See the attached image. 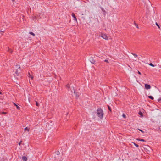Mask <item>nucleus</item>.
<instances>
[{
  "label": "nucleus",
  "mask_w": 161,
  "mask_h": 161,
  "mask_svg": "<svg viewBox=\"0 0 161 161\" xmlns=\"http://www.w3.org/2000/svg\"><path fill=\"white\" fill-rule=\"evenodd\" d=\"M97 113L98 117L101 119H103L104 114L103 110L101 108H98Z\"/></svg>",
  "instance_id": "obj_1"
},
{
  "label": "nucleus",
  "mask_w": 161,
  "mask_h": 161,
  "mask_svg": "<svg viewBox=\"0 0 161 161\" xmlns=\"http://www.w3.org/2000/svg\"><path fill=\"white\" fill-rule=\"evenodd\" d=\"M100 36L103 39L106 40H108V36L106 34L103 33H100Z\"/></svg>",
  "instance_id": "obj_2"
},
{
  "label": "nucleus",
  "mask_w": 161,
  "mask_h": 161,
  "mask_svg": "<svg viewBox=\"0 0 161 161\" xmlns=\"http://www.w3.org/2000/svg\"><path fill=\"white\" fill-rule=\"evenodd\" d=\"M145 87L146 89L148 90L151 88V86L150 85L146 84H145Z\"/></svg>",
  "instance_id": "obj_3"
},
{
  "label": "nucleus",
  "mask_w": 161,
  "mask_h": 161,
  "mask_svg": "<svg viewBox=\"0 0 161 161\" xmlns=\"http://www.w3.org/2000/svg\"><path fill=\"white\" fill-rule=\"evenodd\" d=\"M20 70V67H19V69L16 70L15 71V74L17 75H18L19 74V71Z\"/></svg>",
  "instance_id": "obj_4"
},
{
  "label": "nucleus",
  "mask_w": 161,
  "mask_h": 161,
  "mask_svg": "<svg viewBox=\"0 0 161 161\" xmlns=\"http://www.w3.org/2000/svg\"><path fill=\"white\" fill-rule=\"evenodd\" d=\"M72 16L75 19V20L76 21H77L76 17L74 13H73L72 14Z\"/></svg>",
  "instance_id": "obj_5"
},
{
  "label": "nucleus",
  "mask_w": 161,
  "mask_h": 161,
  "mask_svg": "<svg viewBox=\"0 0 161 161\" xmlns=\"http://www.w3.org/2000/svg\"><path fill=\"white\" fill-rule=\"evenodd\" d=\"M22 159L24 161H26L27 160V158L25 156H23Z\"/></svg>",
  "instance_id": "obj_6"
},
{
  "label": "nucleus",
  "mask_w": 161,
  "mask_h": 161,
  "mask_svg": "<svg viewBox=\"0 0 161 161\" xmlns=\"http://www.w3.org/2000/svg\"><path fill=\"white\" fill-rule=\"evenodd\" d=\"M28 76L29 78H30L31 80H33V76L31 75L30 73L29 72L28 73Z\"/></svg>",
  "instance_id": "obj_7"
},
{
  "label": "nucleus",
  "mask_w": 161,
  "mask_h": 161,
  "mask_svg": "<svg viewBox=\"0 0 161 161\" xmlns=\"http://www.w3.org/2000/svg\"><path fill=\"white\" fill-rule=\"evenodd\" d=\"M14 105L15 106H16L18 110H20V107H19V106H18L17 104H16L15 103H14Z\"/></svg>",
  "instance_id": "obj_8"
},
{
  "label": "nucleus",
  "mask_w": 161,
  "mask_h": 161,
  "mask_svg": "<svg viewBox=\"0 0 161 161\" xmlns=\"http://www.w3.org/2000/svg\"><path fill=\"white\" fill-rule=\"evenodd\" d=\"M7 51L10 52L11 53H12L13 52V50H11L10 48H9L8 47V48Z\"/></svg>",
  "instance_id": "obj_9"
},
{
  "label": "nucleus",
  "mask_w": 161,
  "mask_h": 161,
  "mask_svg": "<svg viewBox=\"0 0 161 161\" xmlns=\"http://www.w3.org/2000/svg\"><path fill=\"white\" fill-rule=\"evenodd\" d=\"M29 34L31 35H32V36H35V34L33 32H29Z\"/></svg>",
  "instance_id": "obj_10"
},
{
  "label": "nucleus",
  "mask_w": 161,
  "mask_h": 161,
  "mask_svg": "<svg viewBox=\"0 0 161 161\" xmlns=\"http://www.w3.org/2000/svg\"><path fill=\"white\" fill-rule=\"evenodd\" d=\"M148 97L149 98H150L152 100H153L154 99V98L152 96H148Z\"/></svg>",
  "instance_id": "obj_11"
},
{
  "label": "nucleus",
  "mask_w": 161,
  "mask_h": 161,
  "mask_svg": "<svg viewBox=\"0 0 161 161\" xmlns=\"http://www.w3.org/2000/svg\"><path fill=\"white\" fill-rule=\"evenodd\" d=\"M90 61L92 63V64H94L95 63V61L93 60V59H92V60L90 59Z\"/></svg>",
  "instance_id": "obj_12"
},
{
  "label": "nucleus",
  "mask_w": 161,
  "mask_h": 161,
  "mask_svg": "<svg viewBox=\"0 0 161 161\" xmlns=\"http://www.w3.org/2000/svg\"><path fill=\"white\" fill-rule=\"evenodd\" d=\"M24 130H27L28 131H29V129L26 127L24 129Z\"/></svg>",
  "instance_id": "obj_13"
},
{
  "label": "nucleus",
  "mask_w": 161,
  "mask_h": 161,
  "mask_svg": "<svg viewBox=\"0 0 161 161\" xmlns=\"http://www.w3.org/2000/svg\"><path fill=\"white\" fill-rule=\"evenodd\" d=\"M139 114L141 115V116H143V114L142 112H139Z\"/></svg>",
  "instance_id": "obj_14"
},
{
  "label": "nucleus",
  "mask_w": 161,
  "mask_h": 161,
  "mask_svg": "<svg viewBox=\"0 0 161 161\" xmlns=\"http://www.w3.org/2000/svg\"><path fill=\"white\" fill-rule=\"evenodd\" d=\"M133 143H134V145L136 147H139V145L138 144H137L134 142H133Z\"/></svg>",
  "instance_id": "obj_15"
},
{
  "label": "nucleus",
  "mask_w": 161,
  "mask_h": 161,
  "mask_svg": "<svg viewBox=\"0 0 161 161\" xmlns=\"http://www.w3.org/2000/svg\"><path fill=\"white\" fill-rule=\"evenodd\" d=\"M132 54L135 57H137V54H136L135 53H132Z\"/></svg>",
  "instance_id": "obj_16"
},
{
  "label": "nucleus",
  "mask_w": 161,
  "mask_h": 161,
  "mask_svg": "<svg viewBox=\"0 0 161 161\" xmlns=\"http://www.w3.org/2000/svg\"><path fill=\"white\" fill-rule=\"evenodd\" d=\"M138 140H139V141H143V142H145V141L143 139H138Z\"/></svg>",
  "instance_id": "obj_17"
},
{
  "label": "nucleus",
  "mask_w": 161,
  "mask_h": 161,
  "mask_svg": "<svg viewBox=\"0 0 161 161\" xmlns=\"http://www.w3.org/2000/svg\"><path fill=\"white\" fill-rule=\"evenodd\" d=\"M122 116L125 118H126V116L124 114H123Z\"/></svg>",
  "instance_id": "obj_18"
},
{
  "label": "nucleus",
  "mask_w": 161,
  "mask_h": 161,
  "mask_svg": "<svg viewBox=\"0 0 161 161\" xmlns=\"http://www.w3.org/2000/svg\"><path fill=\"white\" fill-rule=\"evenodd\" d=\"M135 26H136V27L137 28H138V29H139V27H138V25H137V24L135 23Z\"/></svg>",
  "instance_id": "obj_19"
},
{
  "label": "nucleus",
  "mask_w": 161,
  "mask_h": 161,
  "mask_svg": "<svg viewBox=\"0 0 161 161\" xmlns=\"http://www.w3.org/2000/svg\"><path fill=\"white\" fill-rule=\"evenodd\" d=\"M1 114H7V112H2L1 113Z\"/></svg>",
  "instance_id": "obj_20"
},
{
  "label": "nucleus",
  "mask_w": 161,
  "mask_h": 161,
  "mask_svg": "<svg viewBox=\"0 0 161 161\" xmlns=\"http://www.w3.org/2000/svg\"><path fill=\"white\" fill-rule=\"evenodd\" d=\"M149 65L152 67H154V65H153L152 63H151L149 64Z\"/></svg>",
  "instance_id": "obj_21"
},
{
  "label": "nucleus",
  "mask_w": 161,
  "mask_h": 161,
  "mask_svg": "<svg viewBox=\"0 0 161 161\" xmlns=\"http://www.w3.org/2000/svg\"><path fill=\"white\" fill-rule=\"evenodd\" d=\"M36 105L37 106H39V104L38 103V102L37 101H36Z\"/></svg>",
  "instance_id": "obj_22"
},
{
  "label": "nucleus",
  "mask_w": 161,
  "mask_h": 161,
  "mask_svg": "<svg viewBox=\"0 0 161 161\" xmlns=\"http://www.w3.org/2000/svg\"><path fill=\"white\" fill-rule=\"evenodd\" d=\"M138 130H139L140 131H141L142 133H144V131H143V130H141V129H138Z\"/></svg>",
  "instance_id": "obj_23"
},
{
  "label": "nucleus",
  "mask_w": 161,
  "mask_h": 161,
  "mask_svg": "<svg viewBox=\"0 0 161 161\" xmlns=\"http://www.w3.org/2000/svg\"><path fill=\"white\" fill-rule=\"evenodd\" d=\"M156 25H157V26H158V28H160V27H159V25L158 24L157 22H156Z\"/></svg>",
  "instance_id": "obj_24"
},
{
  "label": "nucleus",
  "mask_w": 161,
  "mask_h": 161,
  "mask_svg": "<svg viewBox=\"0 0 161 161\" xmlns=\"http://www.w3.org/2000/svg\"><path fill=\"white\" fill-rule=\"evenodd\" d=\"M108 109L109 110L111 111V108H110V107L108 105Z\"/></svg>",
  "instance_id": "obj_25"
},
{
  "label": "nucleus",
  "mask_w": 161,
  "mask_h": 161,
  "mask_svg": "<svg viewBox=\"0 0 161 161\" xmlns=\"http://www.w3.org/2000/svg\"><path fill=\"white\" fill-rule=\"evenodd\" d=\"M104 61L106 62V63H109L108 60H104Z\"/></svg>",
  "instance_id": "obj_26"
},
{
  "label": "nucleus",
  "mask_w": 161,
  "mask_h": 161,
  "mask_svg": "<svg viewBox=\"0 0 161 161\" xmlns=\"http://www.w3.org/2000/svg\"><path fill=\"white\" fill-rule=\"evenodd\" d=\"M22 141H20L19 143H18V144L19 145H20L21 142H22Z\"/></svg>",
  "instance_id": "obj_27"
},
{
  "label": "nucleus",
  "mask_w": 161,
  "mask_h": 161,
  "mask_svg": "<svg viewBox=\"0 0 161 161\" xmlns=\"http://www.w3.org/2000/svg\"><path fill=\"white\" fill-rule=\"evenodd\" d=\"M138 73L140 75H141V73L140 71H138Z\"/></svg>",
  "instance_id": "obj_28"
},
{
  "label": "nucleus",
  "mask_w": 161,
  "mask_h": 161,
  "mask_svg": "<svg viewBox=\"0 0 161 161\" xmlns=\"http://www.w3.org/2000/svg\"><path fill=\"white\" fill-rule=\"evenodd\" d=\"M158 101L159 102H161V98H160L158 100Z\"/></svg>",
  "instance_id": "obj_29"
},
{
  "label": "nucleus",
  "mask_w": 161,
  "mask_h": 161,
  "mask_svg": "<svg viewBox=\"0 0 161 161\" xmlns=\"http://www.w3.org/2000/svg\"><path fill=\"white\" fill-rule=\"evenodd\" d=\"M2 94V92L0 91V94Z\"/></svg>",
  "instance_id": "obj_30"
},
{
  "label": "nucleus",
  "mask_w": 161,
  "mask_h": 161,
  "mask_svg": "<svg viewBox=\"0 0 161 161\" xmlns=\"http://www.w3.org/2000/svg\"><path fill=\"white\" fill-rule=\"evenodd\" d=\"M12 1H14V0H12Z\"/></svg>",
  "instance_id": "obj_31"
}]
</instances>
